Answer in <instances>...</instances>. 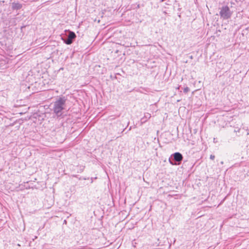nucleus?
I'll use <instances>...</instances> for the list:
<instances>
[{"label": "nucleus", "mask_w": 249, "mask_h": 249, "mask_svg": "<svg viewBox=\"0 0 249 249\" xmlns=\"http://www.w3.org/2000/svg\"><path fill=\"white\" fill-rule=\"evenodd\" d=\"M67 99L65 96L59 97L53 104L52 110L59 117L62 115V111L66 107Z\"/></svg>", "instance_id": "f257e3e1"}, {"label": "nucleus", "mask_w": 249, "mask_h": 249, "mask_svg": "<svg viewBox=\"0 0 249 249\" xmlns=\"http://www.w3.org/2000/svg\"><path fill=\"white\" fill-rule=\"evenodd\" d=\"M233 12L227 5H224L220 8L219 16L220 18L224 20L230 18Z\"/></svg>", "instance_id": "f03ea898"}, {"label": "nucleus", "mask_w": 249, "mask_h": 249, "mask_svg": "<svg viewBox=\"0 0 249 249\" xmlns=\"http://www.w3.org/2000/svg\"><path fill=\"white\" fill-rule=\"evenodd\" d=\"M75 34L72 31H69L68 38L64 41V42L67 45H70L73 42V39L76 38Z\"/></svg>", "instance_id": "7ed1b4c3"}, {"label": "nucleus", "mask_w": 249, "mask_h": 249, "mask_svg": "<svg viewBox=\"0 0 249 249\" xmlns=\"http://www.w3.org/2000/svg\"><path fill=\"white\" fill-rule=\"evenodd\" d=\"M174 160L178 162H180L183 159L182 155L179 152H176L173 154Z\"/></svg>", "instance_id": "20e7f679"}, {"label": "nucleus", "mask_w": 249, "mask_h": 249, "mask_svg": "<svg viewBox=\"0 0 249 249\" xmlns=\"http://www.w3.org/2000/svg\"><path fill=\"white\" fill-rule=\"evenodd\" d=\"M151 114L149 113H145L144 116L141 119V124H142L147 121L151 118Z\"/></svg>", "instance_id": "39448f33"}, {"label": "nucleus", "mask_w": 249, "mask_h": 249, "mask_svg": "<svg viewBox=\"0 0 249 249\" xmlns=\"http://www.w3.org/2000/svg\"><path fill=\"white\" fill-rule=\"evenodd\" d=\"M22 7V4L19 3L14 2L12 3V8L13 10H19Z\"/></svg>", "instance_id": "423d86ee"}, {"label": "nucleus", "mask_w": 249, "mask_h": 249, "mask_svg": "<svg viewBox=\"0 0 249 249\" xmlns=\"http://www.w3.org/2000/svg\"><path fill=\"white\" fill-rule=\"evenodd\" d=\"M189 90H190V89L187 87L184 88V89H183V91H184V93H187L189 91Z\"/></svg>", "instance_id": "0eeeda50"}, {"label": "nucleus", "mask_w": 249, "mask_h": 249, "mask_svg": "<svg viewBox=\"0 0 249 249\" xmlns=\"http://www.w3.org/2000/svg\"><path fill=\"white\" fill-rule=\"evenodd\" d=\"M210 158L211 160H213L215 158V156L213 155H211Z\"/></svg>", "instance_id": "6e6552de"}, {"label": "nucleus", "mask_w": 249, "mask_h": 249, "mask_svg": "<svg viewBox=\"0 0 249 249\" xmlns=\"http://www.w3.org/2000/svg\"><path fill=\"white\" fill-rule=\"evenodd\" d=\"M240 128H238L237 130L236 129H234V132H235L236 133H239L240 132Z\"/></svg>", "instance_id": "1a4fd4ad"}, {"label": "nucleus", "mask_w": 249, "mask_h": 249, "mask_svg": "<svg viewBox=\"0 0 249 249\" xmlns=\"http://www.w3.org/2000/svg\"><path fill=\"white\" fill-rule=\"evenodd\" d=\"M170 163H171V164H172V165H174V164H175L174 163H173L172 161H171L170 160Z\"/></svg>", "instance_id": "9d476101"}, {"label": "nucleus", "mask_w": 249, "mask_h": 249, "mask_svg": "<svg viewBox=\"0 0 249 249\" xmlns=\"http://www.w3.org/2000/svg\"><path fill=\"white\" fill-rule=\"evenodd\" d=\"M236 135H237V136L239 137V136H240V135H240V134H239V135H238V134H236Z\"/></svg>", "instance_id": "9b49d317"}, {"label": "nucleus", "mask_w": 249, "mask_h": 249, "mask_svg": "<svg viewBox=\"0 0 249 249\" xmlns=\"http://www.w3.org/2000/svg\"><path fill=\"white\" fill-rule=\"evenodd\" d=\"M213 142H215V139H213Z\"/></svg>", "instance_id": "f8f14e48"}, {"label": "nucleus", "mask_w": 249, "mask_h": 249, "mask_svg": "<svg viewBox=\"0 0 249 249\" xmlns=\"http://www.w3.org/2000/svg\"><path fill=\"white\" fill-rule=\"evenodd\" d=\"M213 142H215V139H213Z\"/></svg>", "instance_id": "ddd939ff"}, {"label": "nucleus", "mask_w": 249, "mask_h": 249, "mask_svg": "<svg viewBox=\"0 0 249 249\" xmlns=\"http://www.w3.org/2000/svg\"><path fill=\"white\" fill-rule=\"evenodd\" d=\"M179 89V87H177V89Z\"/></svg>", "instance_id": "4468645a"}]
</instances>
